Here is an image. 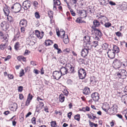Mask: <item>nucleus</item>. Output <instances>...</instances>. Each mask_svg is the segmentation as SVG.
<instances>
[{"mask_svg":"<svg viewBox=\"0 0 127 127\" xmlns=\"http://www.w3.org/2000/svg\"><path fill=\"white\" fill-rule=\"evenodd\" d=\"M31 2L29 0L24 1L23 3V6L25 10L27 11L30 8L31 4Z\"/></svg>","mask_w":127,"mask_h":127,"instance_id":"5","label":"nucleus"},{"mask_svg":"<svg viewBox=\"0 0 127 127\" xmlns=\"http://www.w3.org/2000/svg\"><path fill=\"white\" fill-rule=\"evenodd\" d=\"M11 109L13 111H16V109L17 108V103H15L13 104V106H12L11 107Z\"/></svg>","mask_w":127,"mask_h":127,"instance_id":"30","label":"nucleus"},{"mask_svg":"<svg viewBox=\"0 0 127 127\" xmlns=\"http://www.w3.org/2000/svg\"><path fill=\"white\" fill-rule=\"evenodd\" d=\"M44 104L43 102H39V108H42V107L43 106Z\"/></svg>","mask_w":127,"mask_h":127,"instance_id":"59","label":"nucleus"},{"mask_svg":"<svg viewBox=\"0 0 127 127\" xmlns=\"http://www.w3.org/2000/svg\"><path fill=\"white\" fill-rule=\"evenodd\" d=\"M51 126L52 127H56L57 125L56 121H52L51 122Z\"/></svg>","mask_w":127,"mask_h":127,"instance_id":"33","label":"nucleus"},{"mask_svg":"<svg viewBox=\"0 0 127 127\" xmlns=\"http://www.w3.org/2000/svg\"><path fill=\"white\" fill-rule=\"evenodd\" d=\"M35 35L39 39H41L43 37L44 32L42 31L41 32L37 30L35 31Z\"/></svg>","mask_w":127,"mask_h":127,"instance_id":"11","label":"nucleus"},{"mask_svg":"<svg viewBox=\"0 0 127 127\" xmlns=\"http://www.w3.org/2000/svg\"><path fill=\"white\" fill-rule=\"evenodd\" d=\"M33 72L36 74H38L40 71L36 69H34L33 70Z\"/></svg>","mask_w":127,"mask_h":127,"instance_id":"50","label":"nucleus"},{"mask_svg":"<svg viewBox=\"0 0 127 127\" xmlns=\"http://www.w3.org/2000/svg\"><path fill=\"white\" fill-rule=\"evenodd\" d=\"M107 53L108 57L110 58L113 59L115 58V53L114 52V51H113V50L109 49Z\"/></svg>","mask_w":127,"mask_h":127,"instance_id":"8","label":"nucleus"},{"mask_svg":"<svg viewBox=\"0 0 127 127\" xmlns=\"http://www.w3.org/2000/svg\"><path fill=\"white\" fill-rule=\"evenodd\" d=\"M7 19L8 22L10 24H13L14 20L13 18L10 16H7Z\"/></svg>","mask_w":127,"mask_h":127,"instance_id":"22","label":"nucleus"},{"mask_svg":"<svg viewBox=\"0 0 127 127\" xmlns=\"http://www.w3.org/2000/svg\"><path fill=\"white\" fill-rule=\"evenodd\" d=\"M70 66V64L68 63L66 64L65 67H62L61 68L60 71L62 75H64L68 73V66Z\"/></svg>","mask_w":127,"mask_h":127,"instance_id":"4","label":"nucleus"},{"mask_svg":"<svg viewBox=\"0 0 127 127\" xmlns=\"http://www.w3.org/2000/svg\"><path fill=\"white\" fill-rule=\"evenodd\" d=\"M44 110L47 113H48L49 112V111H48V108L47 106H45L44 107Z\"/></svg>","mask_w":127,"mask_h":127,"instance_id":"58","label":"nucleus"},{"mask_svg":"<svg viewBox=\"0 0 127 127\" xmlns=\"http://www.w3.org/2000/svg\"><path fill=\"white\" fill-rule=\"evenodd\" d=\"M91 50V47L88 44L86 45V47L82 50L81 55L84 58H86L89 53V51Z\"/></svg>","mask_w":127,"mask_h":127,"instance_id":"1","label":"nucleus"},{"mask_svg":"<svg viewBox=\"0 0 127 127\" xmlns=\"http://www.w3.org/2000/svg\"><path fill=\"white\" fill-rule=\"evenodd\" d=\"M8 36V35L4 34L2 36V37L1 38L3 39L4 40H5L7 39V36Z\"/></svg>","mask_w":127,"mask_h":127,"instance_id":"46","label":"nucleus"},{"mask_svg":"<svg viewBox=\"0 0 127 127\" xmlns=\"http://www.w3.org/2000/svg\"><path fill=\"white\" fill-rule=\"evenodd\" d=\"M60 35H62L61 36V38H63L64 37V36L65 34V32L64 31L63 29H61L60 31Z\"/></svg>","mask_w":127,"mask_h":127,"instance_id":"29","label":"nucleus"},{"mask_svg":"<svg viewBox=\"0 0 127 127\" xmlns=\"http://www.w3.org/2000/svg\"><path fill=\"white\" fill-rule=\"evenodd\" d=\"M30 100L27 99L26 102V105L27 106H28L30 104Z\"/></svg>","mask_w":127,"mask_h":127,"instance_id":"63","label":"nucleus"},{"mask_svg":"<svg viewBox=\"0 0 127 127\" xmlns=\"http://www.w3.org/2000/svg\"><path fill=\"white\" fill-rule=\"evenodd\" d=\"M112 109L113 112L114 113H115V114L117 112V108L115 107H114V106H113L112 107Z\"/></svg>","mask_w":127,"mask_h":127,"instance_id":"49","label":"nucleus"},{"mask_svg":"<svg viewBox=\"0 0 127 127\" xmlns=\"http://www.w3.org/2000/svg\"><path fill=\"white\" fill-rule=\"evenodd\" d=\"M92 44H88L89 45L91 46V49H92L93 47L95 48L98 45V42L97 41H94L92 43Z\"/></svg>","mask_w":127,"mask_h":127,"instance_id":"16","label":"nucleus"},{"mask_svg":"<svg viewBox=\"0 0 127 127\" xmlns=\"http://www.w3.org/2000/svg\"><path fill=\"white\" fill-rule=\"evenodd\" d=\"M34 15L35 18L37 19H39L40 18V15L39 13L38 12H36L34 13Z\"/></svg>","mask_w":127,"mask_h":127,"instance_id":"34","label":"nucleus"},{"mask_svg":"<svg viewBox=\"0 0 127 127\" xmlns=\"http://www.w3.org/2000/svg\"><path fill=\"white\" fill-rule=\"evenodd\" d=\"M73 83L72 81L70 79H68L67 82V84L69 85H71Z\"/></svg>","mask_w":127,"mask_h":127,"instance_id":"42","label":"nucleus"},{"mask_svg":"<svg viewBox=\"0 0 127 127\" xmlns=\"http://www.w3.org/2000/svg\"><path fill=\"white\" fill-rule=\"evenodd\" d=\"M19 47V43L17 42L14 45L15 49L16 50H17L18 48Z\"/></svg>","mask_w":127,"mask_h":127,"instance_id":"35","label":"nucleus"},{"mask_svg":"<svg viewBox=\"0 0 127 127\" xmlns=\"http://www.w3.org/2000/svg\"><path fill=\"white\" fill-rule=\"evenodd\" d=\"M89 125L90 127H93L94 124V123L91 122L90 120L89 121Z\"/></svg>","mask_w":127,"mask_h":127,"instance_id":"54","label":"nucleus"},{"mask_svg":"<svg viewBox=\"0 0 127 127\" xmlns=\"http://www.w3.org/2000/svg\"><path fill=\"white\" fill-rule=\"evenodd\" d=\"M67 38H65V39H64L63 41L64 43L65 44H67V43L69 41V39L68 38V36L67 35Z\"/></svg>","mask_w":127,"mask_h":127,"instance_id":"36","label":"nucleus"},{"mask_svg":"<svg viewBox=\"0 0 127 127\" xmlns=\"http://www.w3.org/2000/svg\"><path fill=\"white\" fill-rule=\"evenodd\" d=\"M19 24L20 27H26L27 25V21L24 19H22L20 21Z\"/></svg>","mask_w":127,"mask_h":127,"instance_id":"12","label":"nucleus"},{"mask_svg":"<svg viewBox=\"0 0 127 127\" xmlns=\"http://www.w3.org/2000/svg\"><path fill=\"white\" fill-rule=\"evenodd\" d=\"M112 50H113V51H114V52L115 53V52L117 53H118L120 51V50L118 47L115 45H113V49Z\"/></svg>","mask_w":127,"mask_h":127,"instance_id":"24","label":"nucleus"},{"mask_svg":"<svg viewBox=\"0 0 127 127\" xmlns=\"http://www.w3.org/2000/svg\"><path fill=\"white\" fill-rule=\"evenodd\" d=\"M21 30L22 32H24L25 31V27H24L23 26H21Z\"/></svg>","mask_w":127,"mask_h":127,"instance_id":"55","label":"nucleus"},{"mask_svg":"<svg viewBox=\"0 0 127 127\" xmlns=\"http://www.w3.org/2000/svg\"><path fill=\"white\" fill-rule=\"evenodd\" d=\"M85 39H84L85 42H87L86 43V45L88 44H90V36H85L84 37Z\"/></svg>","mask_w":127,"mask_h":127,"instance_id":"21","label":"nucleus"},{"mask_svg":"<svg viewBox=\"0 0 127 127\" xmlns=\"http://www.w3.org/2000/svg\"><path fill=\"white\" fill-rule=\"evenodd\" d=\"M48 13L49 17L50 19L51 23L53 17V12L52 11L50 10L48 11Z\"/></svg>","mask_w":127,"mask_h":127,"instance_id":"19","label":"nucleus"},{"mask_svg":"<svg viewBox=\"0 0 127 127\" xmlns=\"http://www.w3.org/2000/svg\"><path fill=\"white\" fill-rule=\"evenodd\" d=\"M116 35L118 37H122L123 36L122 34L120 32H118L116 33Z\"/></svg>","mask_w":127,"mask_h":127,"instance_id":"38","label":"nucleus"},{"mask_svg":"<svg viewBox=\"0 0 127 127\" xmlns=\"http://www.w3.org/2000/svg\"><path fill=\"white\" fill-rule=\"evenodd\" d=\"M80 116L79 114L75 115L74 116V119L78 121H79L80 118Z\"/></svg>","mask_w":127,"mask_h":127,"instance_id":"32","label":"nucleus"},{"mask_svg":"<svg viewBox=\"0 0 127 127\" xmlns=\"http://www.w3.org/2000/svg\"><path fill=\"white\" fill-rule=\"evenodd\" d=\"M108 44L107 43H105L103 44L102 47L103 50H106L108 48Z\"/></svg>","mask_w":127,"mask_h":127,"instance_id":"28","label":"nucleus"},{"mask_svg":"<svg viewBox=\"0 0 127 127\" xmlns=\"http://www.w3.org/2000/svg\"><path fill=\"white\" fill-rule=\"evenodd\" d=\"M59 101L61 102H63L64 100L65 97L64 95L62 94H61L59 95Z\"/></svg>","mask_w":127,"mask_h":127,"instance_id":"25","label":"nucleus"},{"mask_svg":"<svg viewBox=\"0 0 127 127\" xmlns=\"http://www.w3.org/2000/svg\"><path fill=\"white\" fill-rule=\"evenodd\" d=\"M56 31L57 35L58 37H59L60 35V32L59 31L58 29L57 30V29Z\"/></svg>","mask_w":127,"mask_h":127,"instance_id":"56","label":"nucleus"},{"mask_svg":"<svg viewBox=\"0 0 127 127\" xmlns=\"http://www.w3.org/2000/svg\"><path fill=\"white\" fill-rule=\"evenodd\" d=\"M62 75L61 73L59 71H56L53 73V77L54 79L57 80H59Z\"/></svg>","mask_w":127,"mask_h":127,"instance_id":"7","label":"nucleus"},{"mask_svg":"<svg viewBox=\"0 0 127 127\" xmlns=\"http://www.w3.org/2000/svg\"><path fill=\"white\" fill-rule=\"evenodd\" d=\"M20 33L19 32H17L16 34L14 35V38L13 39V40H17V39L20 36Z\"/></svg>","mask_w":127,"mask_h":127,"instance_id":"31","label":"nucleus"},{"mask_svg":"<svg viewBox=\"0 0 127 127\" xmlns=\"http://www.w3.org/2000/svg\"><path fill=\"white\" fill-rule=\"evenodd\" d=\"M109 108V111H110V112H109V114H115V113H114V112H113V109H112V108L111 107V108Z\"/></svg>","mask_w":127,"mask_h":127,"instance_id":"43","label":"nucleus"},{"mask_svg":"<svg viewBox=\"0 0 127 127\" xmlns=\"http://www.w3.org/2000/svg\"><path fill=\"white\" fill-rule=\"evenodd\" d=\"M70 12L72 16H75L76 13L75 12L73 11V10L72 9H71L70 10Z\"/></svg>","mask_w":127,"mask_h":127,"instance_id":"45","label":"nucleus"},{"mask_svg":"<svg viewBox=\"0 0 127 127\" xmlns=\"http://www.w3.org/2000/svg\"><path fill=\"white\" fill-rule=\"evenodd\" d=\"M8 78L10 79H13L14 78L13 75L11 74H8Z\"/></svg>","mask_w":127,"mask_h":127,"instance_id":"44","label":"nucleus"},{"mask_svg":"<svg viewBox=\"0 0 127 127\" xmlns=\"http://www.w3.org/2000/svg\"><path fill=\"white\" fill-rule=\"evenodd\" d=\"M79 78L81 79H83L86 77V73L85 70L83 68H80L78 72Z\"/></svg>","mask_w":127,"mask_h":127,"instance_id":"3","label":"nucleus"},{"mask_svg":"<svg viewBox=\"0 0 127 127\" xmlns=\"http://www.w3.org/2000/svg\"><path fill=\"white\" fill-rule=\"evenodd\" d=\"M93 23L96 27H98L100 25L99 22L96 20H94L93 21Z\"/></svg>","mask_w":127,"mask_h":127,"instance_id":"27","label":"nucleus"},{"mask_svg":"<svg viewBox=\"0 0 127 127\" xmlns=\"http://www.w3.org/2000/svg\"><path fill=\"white\" fill-rule=\"evenodd\" d=\"M55 112V113L56 114H57L59 113L60 115H61L62 114V112L60 111H58L57 110H56Z\"/></svg>","mask_w":127,"mask_h":127,"instance_id":"57","label":"nucleus"},{"mask_svg":"<svg viewBox=\"0 0 127 127\" xmlns=\"http://www.w3.org/2000/svg\"><path fill=\"white\" fill-rule=\"evenodd\" d=\"M45 45L46 46H48L51 45L53 43L52 40L50 39H48L45 40Z\"/></svg>","mask_w":127,"mask_h":127,"instance_id":"26","label":"nucleus"},{"mask_svg":"<svg viewBox=\"0 0 127 127\" xmlns=\"http://www.w3.org/2000/svg\"><path fill=\"white\" fill-rule=\"evenodd\" d=\"M1 27L3 30L6 31L9 28V25L6 21H3L0 24Z\"/></svg>","mask_w":127,"mask_h":127,"instance_id":"10","label":"nucleus"},{"mask_svg":"<svg viewBox=\"0 0 127 127\" xmlns=\"http://www.w3.org/2000/svg\"><path fill=\"white\" fill-rule=\"evenodd\" d=\"M95 32V35L93 36L94 38L96 40H99V38H100L102 35V32L100 30L98 29L96 30Z\"/></svg>","mask_w":127,"mask_h":127,"instance_id":"6","label":"nucleus"},{"mask_svg":"<svg viewBox=\"0 0 127 127\" xmlns=\"http://www.w3.org/2000/svg\"><path fill=\"white\" fill-rule=\"evenodd\" d=\"M72 114V112H69L68 114V118L70 119L71 118V116Z\"/></svg>","mask_w":127,"mask_h":127,"instance_id":"62","label":"nucleus"},{"mask_svg":"<svg viewBox=\"0 0 127 127\" xmlns=\"http://www.w3.org/2000/svg\"><path fill=\"white\" fill-rule=\"evenodd\" d=\"M83 94L85 95H89L90 93V88L87 87H85L83 90Z\"/></svg>","mask_w":127,"mask_h":127,"instance_id":"15","label":"nucleus"},{"mask_svg":"<svg viewBox=\"0 0 127 127\" xmlns=\"http://www.w3.org/2000/svg\"><path fill=\"white\" fill-rule=\"evenodd\" d=\"M123 7H124V6H123L122 5H119L117 7V9L119 10H122V8Z\"/></svg>","mask_w":127,"mask_h":127,"instance_id":"51","label":"nucleus"},{"mask_svg":"<svg viewBox=\"0 0 127 127\" xmlns=\"http://www.w3.org/2000/svg\"><path fill=\"white\" fill-rule=\"evenodd\" d=\"M24 98V96L23 94H19V98L21 100H22Z\"/></svg>","mask_w":127,"mask_h":127,"instance_id":"60","label":"nucleus"},{"mask_svg":"<svg viewBox=\"0 0 127 127\" xmlns=\"http://www.w3.org/2000/svg\"><path fill=\"white\" fill-rule=\"evenodd\" d=\"M32 95H31L30 93H29L28 94L27 99L30 101L32 99Z\"/></svg>","mask_w":127,"mask_h":127,"instance_id":"39","label":"nucleus"},{"mask_svg":"<svg viewBox=\"0 0 127 127\" xmlns=\"http://www.w3.org/2000/svg\"><path fill=\"white\" fill-rule=\"evenodd\" d=\"M69 50L68 49H66L64 50L63 51V53L64 54H66L69 53Z\"/></svg>","mask_w":127,"mask_h":127,"instance_id":"40","label":"nucleus"},{"mask_svg":"<svg viewBox=\"0 0 127 127\" xmlns=\"http://www.w3.org/2000/svg\"><path fill=\"white\" fill-rule=\"evenodd\" d=\"M56 4L58 5H60L61 4V2L59 0H56L55 1V3L54 4Z\"/></svg>","mask_w":127,"mask_h":127,"instance_id":"52","label":"nucleus"},{"mask_svg":"<svg viewBox=\"0 0 127 127\" xmlns=\"http://www.w3.org/2000/svg\"><path fill=\"white\" fill-rule=\"evenodd\" d=\"M104 26L106 27L109 28L111 26V24L110 23L108 22L106 23L105 24Z\"/></svg>","mask_w":127,"mask_h":127,"instance_id":"41","label":"nucleus"},{"mask_svg":"<svg viewBox=\"0 0 127 127\" xmlns=\"http://www.w3.org/2000/svg\"><path fill=\"white\" fill-rule=\"evenodd\" d=\"M70 66H68V73H74L75 72L74 70V69L73 67H72L71 64H70Z\"/></svg>","mask_w":127,"mask_h":127,"instance_id":"18","label":"nucleus"},{"mask_svg":"<svg viewBox=\"0 0 127 127\" xmlns=\"http://www.w3.org/2000/svg\"><path fill=\"white\" fill-rule=\"evenodd\" d=\"M6 44H1L0 45V48L2 50H3L5 48Z\"/></svg>","mask_w":127,"mask_h":127,"instance_id":"37","label":"nucleus"},{"mask_svg":"<svg viewBox=\"0 0 127 127\" xmlns=\"http://www.w3.org/2000/svg\"><path fill=\"white\" fill-rule=\"evenodd\" d=\"M9 8L8 7L4 8L3 9V11L5 15L8 16L10 12Z\"/></svg>","mask_w":127,"mask_h":127,"instance_id":"17","label":"nucleus"},{"mask_svg":"<svg viewBox=\"0 0 127 127\" xmlns=\"http://www.w3.org/2000/svg\"><path fill=\"white\" fill-rule=\"evenodd\" d=\"M23 89V87L22 86H20L18 87V91L20 92H21Z\"/></svg>","mask_w":127,"mask_h":127,"instance_id":"53","label":"nucleus"},{"mask_svg":"<svg viewBox=\"0 0 127 127\" xmlns=\"http://www.w3.org/2000/svg\"><path fill=\"white\" fill-rule=\"evenodd\" d=\"M78 14L83 18L86 17L87 16V12L86 10L83 9L79 11Z\"/></svg>","mask_w":127,"mask_h":127,"instance_id":"13","label":"nucleus"},{"mask_svg":"<svg viewBox=\"0 0 127 127\" xmlns=\"http://www.w3.org/2000/svg\"><path fill=\"white\" fill-rule=\"evenodd\" d=\"M102 109L103 110L106 112H107L108 111H109V108L107 109L106 108H104L103 107H102Z\"/></svg>","mask_w":127,"mask_h":127,"instance_id":"64","label":"nucleus"},{"mask_svg":"<svg viewBox=\"0 0 127 127\" xmlns=\"http://www.w3.org/2000/svg\"><path fill=\"white\" fill-rule=\"evenodd\" d=\"M83 18V17H79L76 20V22L79 23H86V22L84 20H82V19Z\"/></svg>","mask_w":127,"mask_h":127,"instance_id":"20","label":"nucleus"},{"mask_svg":"<svg viewBox=\"0 0 127 127\" xmlns=\"http://www.w3.org/2000/svg\"><path fill=\"white\" fill-rule=\"evenodd\" d=\"M91 97L94 101H97L99 98V95L97 93H94L91 95Z\"/></svg>","mask_w":127,"mask_h":127,"instance_id":"9","label":"nucleus"},{"mask_svg":"<svg viewBox=\"0 0 127 127\" xmlns=\"http://www.w3.org/2000/svg\"><path fill=\"white\" fill-rule=\"evenodd\" d=\"M42 109L41 108H39L38 107H36V111L38 113L40 112V110Z\"/></svg>","mask_w":127,"mask_h":127,"instance_id":"48","label":"nucleus"},{"mask_svg":"<svg viewBox=\"0 0 127 127\" xmlns=\"http://www.w3.org/2000/svg\"><path fill=\"white\" fill-rule=\"evenodd\" d=\"M32 123L34 124H35L36 123V118L34 117H33L32 119Z\"/></svg>","mask_w":127,"mask_h":127,"instance_id":"47","label":"nucleus"},{"mask_svg":"<svg viewBox=\"0 0 127 127\" xmlns=\"http://www.w3.org/2000/svg\"><path fill=\"white\" fill-rule=\"evenodd\" d=\"M14 6L15 9L17 12H18L20 11L21 7V4L19 3H16L14 4Z\"/></svg>","mask_w":127,"mask_h":127,"instance_id":"14","label":"nucleus"},{"mask_svg":"<svg viewBox=\"0 0 127 127\" xmlns=\"http://www.w3.org/2000/svg\"><path fill=\"white\" fill-rule=\"evenodd\" d=\"M116 74L119 78L123 79L126 78L127 72L125 70L122 69L120 70L119 71L117 72Z\"/></svg>","mask_w":127,"mask_h":127,"instance_id":"2","label":"nucleus"},{"mask_svg":"<svg viewBox=\"0 0 127 127\" xmlns=\"http://www.w3.org/2000/svg\"><path fill=\"white\" fill-rule=\"evenodd\" d=\"M109 3L110 5H116V3L112 1H110Z\"/></svg>","mask_w":127,"mask_h":127,"instance_id":"61","label":"nucleus"},{"mask_svg":"<svg viewBox=\"0 0 127 127\" xmlns=\"http://www.w3.org/2000/svg\"><path fill=\"white\" fill-rule=\"evenodd\" d=\"M109 0H99L100 4L103 5H106L108 3Z\"/></svg>","mask_w":127,"mask_h":127,"instance_id":"23","label":"nucleus"}]
</instances>
